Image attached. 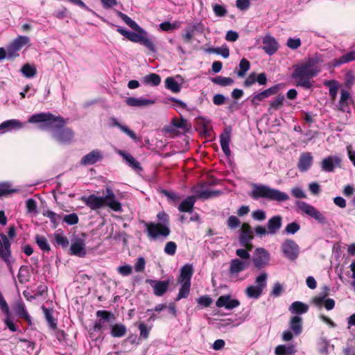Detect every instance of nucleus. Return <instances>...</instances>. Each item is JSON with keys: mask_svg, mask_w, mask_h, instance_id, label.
<instances>
[{"mask_svg": "<svg viewBox=\"0 0 355 355\" xmlns=\"http://www.w3.org/2000/svg\"><path fill=\"white\" fill-rule=\"evenodd\" d=\"M282 225V218L280 216L270 218L267 223L268 234H275Z\"/></svg>", "mask_w": 355, "mask_h": 355, "instance_id": "c756f323", "label": "nucleus"}, {"mask_svg": "<svg viewBox=\"0 0 355 355\" xmlns=\"http://www.w3.org/2000/svg\"><path fill=\"white\" fill-rule=\"evenodd\" d=\"M296 205L301 211L314 218L320 224L324 225L327 223V218L324 214L313 205L303 201H298Z\"/></svg>", "mask_w": 355, "mask_h": 355, "instance_id": "6e6552de", "label": "nucleus"}, {"mask_svg": "<svg viewBox=\"0 0 355 355\" xmlns=\"http://www.w3.org/2000/svg\"><path fill=\"white\" fill-rule=\"evenodd\" d=\"M313 302L317 306H320L324 302V306L327 310H331L335 306V302L333 299H324V296L316 297L313 299Z\"/></svg>", "mask_w": 355, "mask_h": 355, "instance_id": "ea45409f", "label": "nucleus"}, {"mask_svg": "<svg viewBox=\"0 0 355 355\" xmlns=\"http://www.w3.org/2000/svg\"><path fill=\"white\" fill-rule=\"evenodd\" d=\"M117 31L131 42L142 44L150 51L155 52L156 49L155 45L153 41L147 37V35L139 32L136 33L122 28H118Z\"/></svg>", "mask_w": 355, "mask_h": 355, "instance_id": "423d86ee", "label": "nucleus"}, {"mask_svg": "<svg viewBox=\"0 0 355 355\" xmlns=\"http://www.w3.org/2000/svg\"><path fill=\"white\" fill-rule=\"evenodd\" d=\"M355 60V51H350L343 55L339 59H334L332 61V66L336 67L342 64L347 63Z\"/></svg>", "mask_w": 355, "mask_h": 355, "instance_id": "58836bf2", "label": "nucleus"}, {"mask_svg": "<svg viewBox=\"0 0 355 355\" xmlns=\"http://www.w3.org/2000/svg\"><path fill=\"white\" fill-rule=\"evenodd\" d=\"M127 331L125 325L118 323L111 327V335L115 338H120L123 336Z\"/></svg>", "mask_w": 355, "mask_h": 355, "instance_id": "c03bdc74", "label": "nucleus"}, {"mask_svg": "<svg viewBox=\"0 0 355 355\" xmlns=\"http://www.w3.org/2000/svg\"><path fill=\"white\" fill-rule=\"evenodd\" d=\"M21 72L26 78H31L34 77L37 73L36 67L30 64H25L21 69Z\"/></svg>", "mask_w": 355, "mask_h": 355, "instance_id": "a18cd8bd", "label": "nucleus"}, {"mask_svg": "<svg viewBox=\"0 0 355 355\" xmlns=\"http://www.w3.org/2000/svg\"><path fill=\"white\" fill-rule=\"evenodd\" d=\"M55 239L57 244L62 247H67L69 244L67 238L60 233L55 234Z\"/></svg>", "mask_w": 355, "mask_h": 355, "instance_id": "69168bd1", "label": "nucleus"}, {"mask_svg": "<svg viewBox=\"0 0 355 355\" xmlns=\"http://www.w3.org/2000/svg\"><path fill=\"white\" fill-rule=\"evenodd\" d=\"M289 311L295 315L306 313L309 310V306L300 301L293 302L288 308Z\"/></svg>", "mask_w": 355, "mask_h": 355, "instance_id": "473e14b6", "label": "nucleus"}, {"mask_svg": "<svg viewBox=\"0 0 355 355\" xmlns=\"http://www.w3.org/2000/svg\"><path fill=\"white\" fill-rule=\"evenodd\" d=\"M196 201V196H189L180 203V205L178 207V209L182 212L191 213L193 211Z\"/></svg>", "mask_w": 355, "mask_h": 355, "instance_id": "c9c22d12", "label": "nucleus"}, {"mask_svg": "<svg viewBox=\"0 0 355 355\" xmlns=\"http://www.w3.org/2000/svg\"><path fill=\"white\" fill-rule=\"evenodd\" d=\"M313 156L310 153H304L301 154L299 162L298 168L300 171L304 172L308 171L312 165Z\"/></svg>", "mask_w": 355, "mask_h": 355, "instance_id": "7c9ffc66", "label": "nucleus"}, {"mask_svg": "<svg viewBox=\"0 0 355 355\" xmlns=\"http://www.w3.org/2000/svg\"><path fill=\"white\" fill-rule=\"evenodd\" d=\"M211 81L220 86L226 87L234 83V80L229 77L216 76L211 79Z\"/></svg>", "mask_w": 355, "mask_h": 355, "instance_id": "09e8293b", "label": "nucleus"}, {"mask_svg": "<svg viewBox=\"0 0 355 355\" xmlns=\"http://www.w3.org/2000/svg\"><path fill=\"white\" fill-rule=\"evenodd\" d=\"M300 229V225L297 222H292L291 223H288L285 229L284 232L287 234H294L297 232H298Z\"/></svg>", "mask_w": 355, "mask_h": 355, "instance_id": "13d9d810", "label": "nucleus"}, {"mask_svg": "<svg viewBox=\"0 0 355 355\" xmlns=\"http://www.w3.org/2000/svg\"><path fill=\"white\" fill-rule=\"evenodd\" d=\"M141 82L145 85L156 87L161 83V77L155 73H151L144 76L141 78Z\"/></svg>", "mask_w": 355, "mask_h": 355, "instance_id": "e433bc0d", "label": "nucleus"}, {"mask_svg": "<svg viewBox=\"0 0 355 355\" xmlns=\"http://www.w3.org/2000/svg\"><path fill=\"white\" fill-rule=\"evenodd\" d=\"M104 206H107L115 211H121V204L116 198V196L110 188H106L105 196L103 197Z\"/></svg>", "mask_w": 355, "mask_h": 355, "instance_id": "2eb2a0df", "label": "nucleus"}, {"mask_svg": "<svg viewBox=\"0 0 355 355\" xmlns=\"http://www.w3.org/2000/svg\"><path fill=\"white\" fill-rule=\"evenodd\" d=\"M181 22L175 21L173 23L168 22V21H164L159 24V28L163 31H173L175 29H178L180 27Z\"/></svg>", "mask_w": 355, "mask_h": 355, "instance_id": "49530a36", "label": "nucleus"}, {"mask_svg": "<svg viewBox=\"0 0 355 355\" xmlns=\"http://www.w3.org/2000/svg\"><path fill=\"white\" fill-rule=\"evenodd\" d=\"M252 238L250 225L247 223H243L241 226V232L239 238L241 245L249 250H252L253 246L251 241Z\"/></svg>", "mask_w": 355, "mask_h": 355, "instance_id": "f3484780", "label": "nucleus"}, {"mask_svg": "<svg viewBox=\"0 0 355 355\" xmlns=\"http://www.w3.org/2000/svg\"><path fill=\"white\" fill-rule=\"evenodd\" d=\"M172 123L175 128H181L184 131H187L190 128V125L187 120L182 118L180 120L174 119Z\"/></svg>", "mask_w": 355, "mask_h": 355, "instance_id": "4d7b16f0", "label": "nucleus"}, {"mask_svg": "<svg viewBox=\"0 0 355 355\" xmlns=\"http://www.w3.org/2000/svg\"><path fill=\"white\" fill-rule=\"evenodd\" d=\"M81 200L92 210H96L104 207L103 197L97 196L94 194L82 196Z\"/></svg>", "mask_w": 355, "mask_h": 355, "instance_id": "6ab92c4d", "label": "nucleus"}, {"mask_svg": "<svg viewBox=\"0 0 355 355\" xmlns=\"http://www.w3.org/2000/svg\"><path fill=\"white\" fill-rule=\"evenodd\" d=\"M289 327L295 335H300L302 331V318L300 315L292 316L289 322Z\"/></svg>", "mask_w": 355, "mask_h": 355, "instance_id": "72a5a7b5", "label": "nucleus"}, {"mask_svg": "<svg viewBox=\"0 0 355 355\" xmlns=\"http://www.w3.org/2000/svg\"><path fill=\"white\" fill-rule=\"evenodd\" d=\"M216 305L218 308L224 307L227 310H232L240 305L238 300L232 299L230 295H225L218 297L216 302Z\"/></svg>", "mask_w": 355, "mask_h": 355, "instance_id": "aec40b11", "label": "nucleus"}, {"mask_svg": "<svg viewBox=\"0 0 355 355\" xmlns=\"http://www.w3.org/2000/svg\"><path fill=\"white\" fill-rule=\"evenodd\" d=\"M227 224L230 229H235L240 225L241 221L237 217L231 216L228 218Z\"/></svg>", "mask_w": 355, "mask_h": 355, "instance_id": "338daca9", "label": "nucleus"}, {"mask_svg": "<svg viewBox=\"0 0 355 355\" xmlns=\"http://www.w3.org/2000/svg\"><path fill=\"white\" fill-rule=\"evenodd\" d=\"M26 207L28 213L37 212V203L36 201L32 198L28 199L26 202Z\"/></svg>", "mask_w": 355, "mask_h": 355, "instance_id": "774afa93", "label": "nucleus"}, {"mask_svg": "<svg viewBox=\"0 0 355 355\" xmlns=\"http://www.w3.org/2000/svg\"><path fill=\"white\" fill-rule=\"evenodd\" d=\"M295 348L293 345H278L275 348L276 355H293L295 352Z\"/></svg>", "mask_w": 355, "mask_h": 355, "instance_id": "79ce46f5", "label": "nucleus"}, {"mask_svg": "<svg viewBox=\"0 0 355 355\" xmlns=\"http://www.w3.org/2000/svg\"><path fill=\"white\" fill-rule=\"evenodd\" d=\"M282 250L284 255L291 261H294L298 257L300 248L298 245L291 239L284 241L282 244Z\"/></svg>", "mask_w": 355, "mask_h": 355, "instance_id": "ddd939ff", "label": "nucleus"}, {"mask_svg": "<svg viewBox=\"0 0 355 355\" xmlns=\"http://www.w3.org/2000/svg\"><path fill=\"white\" fill-rule=\"evenodd\" d=\"M301 40L300 38H288L286 45L287 46L293 50L298 49L301 46Z\"/></svg>", "mask_w": 355, "mask_h": 355, "instance_id": "680f3d73", "label": "nucleus"}, {"mask_svg": "<svg viewBox=\"0 0 355 355\" xmlns=\"http://www.w3.org/2000/svg\"><path fill=\"white\" fill-rule=\"evenodd\" d=\"M250 196L255 200L263 198L279 202L289 200V196L286 193L263 184L254 185Z\"/></svg>", "mask_w": 355, "mask_h": 355, "instance_id": "20e7f679", "label": "nucleus"}, {"mask_svg": "<svg viewBox=\"0 0 355 355\" xmlns=\"http://www.w3.org/2000/svg\"><path fill=\"white\" fill-rule=\"evenodd\" d=\"M30 42V39L27 36L19 35L16 37L8 46V55L9 58L14 59L19 56V51L21 49L28 45Z\"/></svg>", "mask_w": 355, "mask_h": 355, "instance_id": "9d476101", "label": "nucleus"}, {"mask_svg": "<svg viewBox=\"0 0 355 355\" xmlns=\"http://www.w3.org/2000/svg\"><path fill=\"white\" fill-rule=\"evenodd\" d=\"M341 159L338 156H329L321 162V168L325 172H332L336 166H339Z\"/></svg>", "mask_w": 355, "mask_h": 355, "instance_id": "393cba45", "label": "nucleus"}, {"mask_svg": "<svg viewBox=\"0 0 355 355\" xmlns=\"http://www.w3.org/2000/svg\"><path fill=\"white\" fill-rule=\"evenodd\" d=\"M103 157L101 150L95 149L83 157L80 164L83 166L92 165L101 160Z\"/></svg>", "mask_w": 355, "mask_h": 355, "instance_id": "b1692460", "label": "nucleus"}, {"mask_svg": "<svg viewBox=\"0 0 355 355\" xmlns=\"http://www.w3.org/2000/svg\"><path fill=\"white\" fill-rule=\"evenodd\" d=\"M28 122L40 123V128L48 130L52 137L60 144L69 143L73 139V133L71 129L64 127V119L49 112L34 114L28 118Z\"/></svg>", "mask_w": 355, "mask_h": 355, "instance_id": "f257e3e1", "label": "nucleus"}, {"mask_svg": "<svg viewBox=\"0 0 355 355\" xmlns=\"http://www.w3.org/2000/svg\"><path fill=\"white\" fill-rule=\"evenodd\" d=\"M193 274V268L191 264H185L180 268V276L178 279V283L181 284L177 300L186 298L190 292L191 279Z\"/></svg>", "mask_w": 355, "mask_h": 355, "instance_id": "39448f33", "label": "nucleus"}, {"mask_svg": "<svg viewBox=\"0 0 355 355\" xmlns=\"http://www.w3.org/2000/svg\"><path fill=\"white\" fill-rule=\"evenodd\" d=\"M268 275L261 273L255 279V285H250L245 289V294L249 298L258 299L267 285Z\"/></svg>", "mask_w": 355, "mask_h": 355, "instance_id": "0eeeda50", "label": "nucleus"}, {"mask_svg": "<svg viewBox=\"0 0 355 355\" xmlns=\"http://www.w3.org/2000/svg\"><path fill=\"white\" fill-rule=\"evenodd\" d=\"M250 62L245 58L241 59L239 63V70L237 71V76L243 78L245 76L247 71L250 69Z\"/></svg>", "mask_w": 355, "mask_h": 355, "instance_id": "de8ad7c7", "label": "nucleus"}, {"mask_svg": "<svg viewBox=\"0 0 355 355\" xmlns=\"http://www.w3.org/2000/svg\"><path fill=\"white\" fill-rule=\"evenodd\" d=\"M112 125L113 126L118 127L123 132L126 134L131 139L136 140L137 137L135 133L131 130L128 126L121 124L116 119L113 118L111 119Z\"/></svg>", "mask_w": 355, "mask_h": 355, "instance_id": "a19ab883", "label": "nucleus"}, {"mask_svg": "<svg viewBox=\"0 0 355 355\" xmlns=\"http://www.w3.org/2000/svg\"><path fill=\"white\" fill-rule=\"evenodd\" d=\"M321 71L320 59L315 56L298 64L295 69L293 77L297 80V85L309 89L312 87L311 78Z\"/></svg>", "mask_w": 355, "mask_h": 355, "instance_id": "f03ea898", "label": "nucleus"}, {"mask_svg": "<svg viewBox=\"0 0 355 355\" xmlns=\"http://www.w3.org/2000/svg\"><path fill=\"white\" fill-rule=\"evenodd\" d=\"M176 250V243L173 241H168L166 243L164 251L166 254L173 256L175 254Z\"/></svg>", "mask_w": 355, "mask_h": 355, "instance_id": "052dcab7", "label": "nucleus"}, {"mask_svg": "<svg viewBox=\"0 0 355 355\" xmlns=\"http://www.w3.org/2000/svg\"><path fill=\"white\" fill-rule=\"evenodd\" d=\"M71 254L83 257L86 254L85 243L82 239H76L73 241L70 247Z\"/></svg>", "mask_w": 355, "mask_h": 355, "instance_id": "cd10ccee", "label": "nucleus"}, {"mask_svg": "<svg viewBox=\"0 0 355 355\" xmlns=\"http://www.w3.org/2000/svg\"><path fill=\"white\" fill-rule=\"evenodd\" d=\"M280 88V85H275L263 92L254 94L252 97V103L258 105L260 101L265 100L269 96L276 94Z\"/></svg>", "mask_w": 355, "mask_h": 355, "instance_id": "a211bd4d", "label": "nucleus"}, {"mask_svg": "<svg viewBox=\"0 0 355 355\" xmlns=\"http://www.w3.org/2000/svg\"><path fill=\"white\" fill-rule=\"evenodd\" d=\"M146 282L153 288V293L156 296L163 295L166 292L169 284L168 281H159L150 279H146Z\"/></svg>", "mask_w": 355, "mask_h": 355, "instance_id": "412c9836", "label": "nucleus"}, {"mask_svg": "<svg viewBox=\"0 0 355 355\" xmlns=\"http://www.w3.org/2000/svg\"><path fill=\"white\" fill-rule=\"evenodd\" d=\"M98 319L94 323V329L96 331H103L106 329V324L113 315L106 311H98L96 312Z\"/></svg>", "mask_w": 355, "mask_h": 355, "instance_id": "dca6fc26", "label": "nucleus"}, {"mask_svg": "<svg viewBox=\"0 0 355 355\" xmlns=\"http://www.w3.org/2000/svg\"><path fill=\"white\" fill-rule=\"evenodd\" d=\"M19 347L26 350L28 355H33L34 354L35 345L33 342L25 340H21Z\"/></svg>", "mask_w": 355, "mask_h": 355, "instance_id": "5fc2aeb1", "label": "nucleus"}, {"mask_svg": "<svg viewBox=\"0 0 355 355\" xmlns=\"http://www.w3.org/2000/svg\"><path fill=\"white\" fill-rule=\"evenodd\" d=\"M19 191V189L12 188L10 182H3L0 183V196H7Z\"/></svg>", "mask_w": 355, "mask_h": 355, "instance_id": "37998d69", "label": "nucleus"}, {"mask_svg": "<svg viewBox=\"0 0 355 355\" xmlns=\"http://www.w3.org/2000/svg\"><path fill=\"white\" fill-rule=\"evenodd\" d=\"M279 45L275 37L267 35L263 38V49L269 55L275 54L278 50Z\"/></svg>", "mask_w": 355, "mask_h": 355, "instance_id": "5701e85b", "label": "nucleus"}, {"mask_svg": "<svg viewBox=\"0 0 355 355\" xmlns=\"http://www.w3.org/2000/svg\"><path fill=\"white\" fill-rule=\"evenodd\" d=\"M125 103L130 107H146L155 103V100L144 97H129L125 99Z\"/></svg>", "mask_w": 355, "mask_h": 355, "instance_id": "a878e982", "label": "nucleus"}, {"mask_svg": "<svg viewBox=\"0 0 355 355\" xmlns=\"http://www.w3.org/2000/svg\"><path fill=\"white\" fill-rule=\"evenodd\" d=\"M178 80H182L180 76L166 78L164 81L165 87L173 93L180 92L181 90V83H179Z\"/></svg>", "mask_w": 355, "mask_h": 355, "instance_id": "c85d7f7f", "label": "nucleus"}, {"mask_svg": "<svg viewBox=\"0 0 355 355\" xmlns=\"http://www.w3.org/2000/svg\"><path fill=\"white\" fill-rule=\"evenodd\" d=\"M63 220L68 225H72L78 223V217L77 214L73 213L64 216Z\"/></svg>", "mask_w": 355, "mask_h": 355, "instance_id": "0e129e2a", "label": "nucleus"}, {"mask_svg": "<svg viewBox=\"0 0 355 355\" xmlns=\"http://www.w3.org/2000/svg\"><path fill=\"white\" fill-rule=\"evenodd\" d=\"M45 318L49 324V326L52 329L55 330L57 328V322L52 315V313L46 308H43Z\"/></svg>", "mask_w": 355, "mask_h": 355, "instance_id": "603ef678", "label": "nucleus"}, {"mask_svg": "<svg viewBox=\"0 0 355 355\" xmlns=\"http://www.w3.org/2000/svg\"><path fill=\"white\" fill-rule=\"evenodd\" d=\"M197 26L196 25L184 28V32L182 34V39L187 42H190L194 36L195 30Z\"/></svg>", "mask_w": 355, "mask_h": 355, "instance_id": "3c124183", "label": "nucleus"}, {"mask_svg": "<svg viewBox=\"0 0 355 355\" xmlns=\"http://www.w3.org/2000/svg\"><path fill=\"white\" fill-rule=\"evenodd\" d=\"M284 96L283 95L278 96L275 99L270 102V109L278 110L284 103Z\"/></svg>", "mask_w": 355, "mask_h": 355, "instance_id": "bf43d9fd", "label": "nucleus"}, {"mask_svg": "<svg viewBox=\"0 0 355 355\" xmlns=\"http://www.w3.org/2000/svg\"><path fill=\"white\" fill-rule=\"evenodd\" d=\"M231 140V133L230 130L225 129L220 135V144L221 148L225 155L230 156L231 151L230 149V142Z\"/></svg>", "mask_w": 355, "mask_h": 355, "instance_id": "2f4dec72", "label": "nucleus"}, {"mask_svg": "<svg viewBox=\"0 0 355 355\" xmlns=\"http://www.w3.org/2000/svg\"><path fill=\"white\" fill-rule=\"evenodd\" d=\"M13 309L17 316L25 320L28 324H31V318L28 313L26 306L21 299L15 303Z\"/></svg>", "mask_w": 355, "mask_h": 355, "instance_id": "bb28decb", "label": "nucleus"}, {"mask_svg": "<svg viewBox=\"0 0 355 355\" xmlns=\"http://www.w3.org/2000/svg\"><path fill=\"white\" fill-rule=\"evenodd\" d=\"M270 254L263 248H257L252 255V261L257 268L261 269L269 264Z\"/></svg>", "mask_w": 355, "mask_h": 355, "instance_id": "9b49d317", "label": "nucleus"}, {"mask_svg": "<svg viewBox=\"0 0 355 355\" xmlns=\"http://www.w3.org/2000/svg\"><path fill=\"white\" fill-rule=\"evenodd\" d=\"M139 329L140 331V338L143 339H147L149 336L150 327H148L144 323H140L139 324Z\"/></svg>", "mask_w": 355, "mask_h": 355, "instance_id": "e2e57ef3", "label": "nucleus"}, {"mask_svg": "<svg viewBox=\"0 0 355 355\" xmlns=\"http://www.w3.org/2000/svg\"><path fill=\"white\" fill-rule=\"evenodd\" d=\"M44 216L49 218L52 223L53 227L58 226V220L60 218V216L51 210H46L43 213Z\"/></svg>", "mask_w": 355, "mask_h": 355, "instance_id": "6e6d98bb", "label": "nucleus"}, {"mask_svg": "<svg viewBox=\"0 0 355 355\" xmlns=\"http://www.w3.org/2000/svg\"><path fill=\"white\" fill-rule=\"evenodd\" d=\"M250 250L245 248H239L236 250L235 254L240 260H244L248 262H250Z\"/></svg>", "mask_w": 355, "mask_h": 355, "instance_id": "864d4df0", "label": "nucleus"}, {"mask_svg": "<svg viewBox=\"0 0 355 355\" xmlns=\"http://www.w3.org/2000/svg\"><path fill=\"white\" fill-rule=\"evenodd\" d=\"M116 153L120 155L126 163L135 169H139L140 164L137 162L130 154L127 153L121 150H116Z\"/></svg>", "mask_w": 355, "mask_h": 355, "instance_id": "4c0bfd02", "label": "nucleus"}, {"mask_svg": "<svg viewBox=\"0 0 355 355\" xmlns=\"http://www.w3.org/2000/svg\"><path fill=\"white\" fill-rule=\"evenodd\" d=\"M250 262L244 260H240L239 258H234L230 262L229 273L230 277L234 279H239V274L249 268Z\"/></svg>", "mask_w": 355, "mask_h": 355, "instance_id": "f8f14e48", "label": "nucleus"}, {"mask_svg": "<svg viewBox=\"0 0 355 355\" xmlns=\"http://www.w3.org/2000/svg\"><path fill=\"white\" fill-rule=\"evenodd\" d=\"M10 256V243L8 236L5 234L1 233L0 234V257L7 263L11 274L13 275Z\"/></svg>", "mask_w": 355, "mask_h": 355, "instance_id": "1a4fd4ad", "label": "nucleus"}, {"mask_svg": "<svg viewBox=\"0 0 355 355\" xmlns=\"http://www.w3.org/2000/svg\"><path fill=\"white\" fill-rule=\"evenodd\" d=\"M117 15L132 29L139 33H144V35H147V33L144 29H142L135 21L125 14L118 11Z\"/></svg>", "mask_w": 355, "mask_h": 355, "instance_id": "f704fd0d", "label": "nucleus"}, {"mask_svg": "<svg viewBox=\"0 0 355 355\" xmlns=\"http://www.w3.org/2000/svg\"><path fill=\"white\" fill-rule=\"evenodd\" d=\"M35 241L39 248L44 251V252H49L51 250L50 245L47 241V239L44 236L41 235H36L35 236Z\"/></svg>", "mask_w": 355, "mask_h": 355, "instance_id": "8fccbe9b", "label": "nucleus"}, {"mask_svg": "<svg viewBox=\"0 0 355 355\" xmlns=\"http://www.w3.org/2000/svg\"><path fill=\"white\" fill-rule=\"evenodd\" d=\"M157 218L159 221L158 223H145L148 235L153 239H166L170 234V229L168 227V216L165 212H159Z\"/></svg>", "mask_w": 355, "mask_h": 355, "instance_id": "7ed1b4c3", "label": "nucleus"}, {"mask_svg": "<svg viewBox=\"0 0 355 355\" xmlns=\"http://www.w3.org/2000/svg\"><path fill=\"white\" fill-rule=\"evenodd\" d=\"M191 191L196 195V198L200 199H209L219 196L221 192L219 191H211L207 185L198 184L194 186Z\"/></svg>", "mask_w": 355, "mask_h": 355, "instance_id": "4468645a", "label": "nucleus"}, {"mask_svg": "<svg viewBox=\"0 0 355 355\" xmlns=\"http://www.w3.org/2000/svg\"><path fill=\"white\" fill-rule=\"evenodd\" d=\"M24 127V123L18 119H9L0 124V133L18 130Z\"/></svg>", "mask_w": 355, "mask_h": 355, "instance_id": "4be33fe9", "label": "nucleus"}]
</instances>
